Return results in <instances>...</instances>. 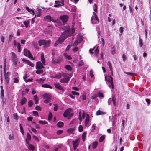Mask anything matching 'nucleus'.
<instances>
[{
    "label": "nucleus",
    "instance_id": "1",
    "mask_svg": "<svg viewBox=\"0 0 151 151\" xmlns=\"http://www.w3.org/2000/svg\"><path fill=\"white\" fill-rule=\"evenodd\" d=\"M66 30H65L61 36L55 42L54 46L56 47L58 45L61 44L64 41L66 37Z\"/></svg>",
    "mask_w": 151,
    "mask_h": 151
},
{
    "label": "nucleus",
    "instance_id": "2",
    "mask_svg": "<svg viewBox=\"0 0 151 151\" xmlns=\"http://www.w3.org/2000/svg\"><path fill=\"white\" fill-rule=\"evenodd\" d=\"M50 42V41L49 40H40L38 41L39 45L40 46L44 45L45 47H46L49 46Z\"/></svg>",
    "mask_w": 151,
    "mask_h": 151
},
{
    "label": "nucleus",
    "instance_id": "3",
    "mask_svg": "<svg viewBox=\"0 0 151 151\" xmlns=\"http://www.w3.org/2000/svg\"><path fill=\"white\" fill-rule=\"evenodd\" d=\"M75 32V30L73 26H71V28L69 26L67 27V37L73 35Z\"/></svg>",
    "mask_w": 151,
    "mask_h": 151
},
{
    "label": "nucleus",
    "instance_id": "4",
    "mask_svg": "<svg viewBox=\"0 0 151 151\" xmlns=\"http://www.w3.org/2000/svg\"><path fill=\"white\" fill-rule=\"evenodd\" d=\"M105 80L106 81V82H107L111 83V88L112 89L114 88V83L112 77L111 76L108 75L107 77L106 75L105 76Z\"/></svg>",
    "mask_w": 151,
    "mask_h": 151
},
{
    "label": "nucleus",
    "instance_id": "5",
    "mask_svg": "<svg viewBox=\"0 0 151 151\" xmlns=\"http://www.w3.org/2000/svg\"><path fill=\"white\" fill-rule=\"evenodd\" d=\"M24 55L25 56L29 57L32 60H34L35 58H33V56L30 52V51L27 49H24Z\"/></svg>",
    "mask_w": 151,
    "mask_h": 151
},
{
    "label": "nucleus",
    "instance_id": "6",
    "mask_svg": "<svg viewBox=\"0 0 151 151\" xmlns=\"http://www.w3.org/2000/svg\"><path fill=\"white\" fill-rule=\"evenodd\" d=\"M73 114V109L71 108L67 109V118L70 119L72 118Z\"/></svg>",
    "mask_w": 151,
    "mask_h": 151
},
{
    "label": "nucleus",
    "instance_id": "7",
    "mask_svg": "<svg viewBox=\"0 0 151 151\" xmlns=\"http://www.w3.org/2000/svg\"><path fill=\"white\" fill-rule=\"evenodd\" d=\"M91 22L93 24H96L99 23V20L98 17H94L92 16L91 20Z\"/></svg>",
    "mask_w": 151,
    "mask_h": 151
},
{
    "label": "nucleus",
    "instance_id": "8",
    "mask_svg": "<svg viewBox=\"0 0 151 151\" xmlns=\"http://www.w3.org/2000/svg\"><path fill=\"white\" fill-rule=\"evenodd\" d=\"M44 20L45 21H46L48 22H50L51 21L53 22H55V21L53 20L51 16L49 15H47L44 17Z\"/></svg>",
    "mask_w": 151,
    "mask_h": 151
},
{
    "label": "nucleus",
    "instance_id": "9",
    "mask_svg": "<svg viewBox=\"0 0 151 151\" xmlns=\"http://www.w3.org/2000/svg\"><path fill=\"white\" fill-rule=\"evenodd\" d=\"M10 76V73L8 72L6 73L5 70H4V78L5 81L6 82L7 84H8L9 82V77Z\"/></svg>",
    "mask_w": 151,
    "mask_h": 151
},
{
    "label": "nucleus",
    "instance_id": "10",
    "mask_svg": "<svg viewBox=\"0 0 151 151\" xmlns=\"http://www.w3.org/2000/svg\"><path fill=\"white\" fill-rule=\"evenodd\" d=\"M52 28L51 26L48 27L45 31V33L49 34L50 36L52 35Z\"/></svg>",
    "mask_w": 151,
    "mask_h": 151
},
{
    "label": "nucleus",
    "instance_id": "11",
    "mask_svg": "<svg viewBox=\"0 0 151 151\" xmlns=\"http://www.w3.org/2000/svg\"><path fill=\"white\" fill-rule=\"evenodd\" d=\"M44 65L40 61L37 62L36 65V69H41L44 68Z\"/></svg>",
    "mask_w": 151,
    "mask_h": 151
},
{
    "label": "nucleus",
    "instance_id": "12",
    "mask_svg": "<svg viewBox=\"0 0 151 151\" xmlns=\"http://www.w3.org/2000/svg\"><path fill=\"white\" fill-rule=\"evenodd\" d=\"M13 44L15 46H17L18 49V52H20L21 51V45L19 43L17 42L16 40H15L13 41Z\"/></svg>",
    "mask_w": 151,
    "mask_h": 151
},
{
    "label": "nucleus",
    "instance_id": "13",
    "mask_svg": "<svg viewBox=\"0 0 151 151\" xmlns=\"http://www.w3.org/2000/svg\"><path fill=\"white\" fill-rule=\"evenodd\" d=\"M62 58L61 57H59L57 60L55 59V58L53 57L52 60V63L53 64L59 63L62 60Z\"/></svg>",
    "mask_w": 151,
    "mask_h": 151
},
{
    "label": "nucleus",
    "instance_id": "14",
    "mask_svg": "<svg viewBox=\"0 0 151 151\" xmlns=\"http://www.w3.org/2000/svg\"><path fill=\"white\" fill-rule=\"evenodd\" d=\"M60 18L63 22V25H65L66 23V15H64L60 16Z\"/></svg>",
    "mask_w": 151,
    "mask_h": 151
},
{
    "label": "nucleus",
    "instance_id": "15",
    "mask_svg": "<svg viewBox=\"0 0 151 151\" xmlns=\"http://www.w3.org/2000/svg\"><path fill=\"white\" fill-rule=\"evenodd\" d=\"M42 97L44 99H46L49 100H51L52 99V96L49 94L45 93L42 96Z\"/></svg>",
    "mask_w": 151,
    "mask_h": 151
},
{
    "label": "nucleus",
    "instance_id": "16",
    "mask_svg": "<svg viewBox=\"0 0 151 151\" xmlns=\"http://www.w3.org/2000/svg\"><path fill=\"white\" fill-rule=\"evenodd\" d=\"M22 60L23 61L25 62L26 64L29 65L30 66L32 67L34 66V64H33L29 60H27L25 58L22 59Z\"/></svg>",
    "mask_w": 151,
    "mask_h": 151
},
{
    "label": "nucleus",
    "instance_id": "17",
    "mask_svg": "<svg viewBox=\"0 0 151 151\" xmlns=\"http://www.w3.org/2000/svg\"><path fill=\"white\" fill-rule=\"evenodd\" d=\"M82 38L81 37H78L77 40L73 44V46H77L78 44L80 43L82 40Z\"/></svg>",
    "mask_w": 151,
    "mask_h": 151
},
{
    "label": "nucleus",
    "instance_id": "18",
    "mask_svg": "<svg viewBox=\"0 0 151 151\" xmlns=\"http://www.w3.org/2000/svg\"><path fill=\"white\" fill-rule=\"evenodd\" d=\"M12 57V61H15V60H17L18 59L17 58V56L16 55L15 53L13 52H11Z\"/></svg>",
    "mask_w": 151,
    "mask_h": 151
},
{
    "label": "nucleus",
    "instance_id": "19",
    "mask_svg": "<svg viewBox=\"0 0 151 151\" xmlns=\"http://www.w3.org/2000/svg\"><path fill=\"white\" fill-rule=\"evenodd\" d=\"M89 116L88 114H86V119L85 121V125L86 126L89 123Z\"/></svg>",
    "mask_w": 151,
    "mask_h": 151
},
{
    "label": "nucleus",
    "instance_id": "20",
    "mask_svg": "<svg viewBox=\"0 0 151 151\" xmlns=\"http://www.w3.org/2000/svg\"><path fill=\"white\" fill-rule=\"evenodd\" d=\"M64 1L62 0L61 1H55V4L57 5H59V6H63L64 5Z\"/></svg>",
    "mask_w": 151,
    "mask_h": 151
},
{
    "label": "nucleus",
    "instance_id": "21",
    "mask_svg": "<svg viewBox=\"0 0 151 151\" xmlns=\"http://www.w3.org/2000/svg\"><path fill=\"white\" fill-rule=\"evenodd\" d=\"M115 100V98L114 97H112V100L111 98L109 99L108 100V104L109 105L110 104L109 102L111 101L112 100V101L113 102V105L114 106H115L116 105V103Z\"/></svg>",
    "mask_w": 151,
    "mask_h": 151
},
{
    "label": "nucleus",
    "instance_id": "22",
    "mask_svg": "<svg viewBox=\"0 0 151 151\" xmlns=\"http://www.w3.org/2000/svg\"><path fill=\"white\" fill-rule=\"evenodd\" d=\"M41 59L42 63L44 65H46L45 60L44 58V54L43 53H42L41 55Z\"/></svg>",
    "mask_w": 151,
    "mask_h": 151
},
{
    "label": "nucleus",
    "instance_id": "23",
    "mask_svg": "<svg viewBox=\"0 0 151 151\" xmlns=\"http://www.w3.org/2000/svg\"><path fill=\"white\" fill-rule=\"evenodd\" d=\"M79 140L78 139H77L75 141L73 142V146L75 147H77L78 146Z\"/></svg>",
    "mask_w": 151,
    "mask_h": 151
},
{
    "label": "nucleus",
    "instance_id": "24",
    "mask_svg": "<svg viewBox=\"0 0 151 151\" xmlns=\"http://www.w3.org/2000/svg\"><path fill=\"white\" fill-rule=\"evenodd\" d=\"M30 19L26 20L24 22V24L26 28L28 27V26L29 25L30 22Z\"/></svg>",
    "mask_w": 151,
    "mask_h": 151
},
{
    "label": "nucleus",
    "instance_id": "25",
    "mask_svg": "<svg viewBox=\"0 0 151 151\" xmlns=\"http://www.w3.org/2000/svg\"><path fill=\"white\" fill-rule=\"evenodd\" d=\"M27 101L26 98L25 97L22 98L20 101V104L21 105H22L26 103Z\"/></svg>",
    "mask_w": 151,
    "mask_h": 151
},
{
    "label": "nucleus",
    "instance_id": "26",
    "mask_svg": "<svg viewBox=\"0 0 151 151\" xmlns=\"http://www.w3.org/2000/svg\"><path fill=\"white\" fill-rule=\"evenodd\" d=\"M42 87L45 88H48L50 89L52 88V86L47 84H43L42 86Z\"/></svg>",
    "mask_w": 151,
    "mask_h": 151
},
{
    "label": "nucleus",
    "instance_id": "27",
    "mask_svg": "<svg viewBox=\"0 0 151 151\" xmlns=\"http://www.w3.org/2000/svg\"><path fill=\"white\" fill-rule=\"evenodd\" d=\"M54 85L56 88L61 90H62L63 89V88L61 87L59 84L58 83H56Z\"/></svg>",
    "mask_w": 151,
    "mask_h": 151
},
{
    "label": "nucleus",
    "instance_id": "28",
    "mask_svg": "<svg viewBox=\"0 0 151 151\" xmlns=\"http://www.w3.org/2000/svg\"><path fill=\"white\" fill-rule=\"evenodd\" d=\"M64 125V123L62 122H59L57 123V126L59 127H62Z\"/></svg>",
    "mask_w": 151,
    "mask_h": 151
},
{
    "label": "nucleus",
    "instance_id": "29",
    "mask_svg": "<svg viewBox=\"0 0 151 151\" xmlns=\"http://www.w3.org/2000/svg\"><path fill=\"white\" fill-rule=\"evenodd\" d=\"M33 99L35 101V104H38V103L39 101V99L38 98L37 95H35L34 96Z\"/></svg>",
    "mask_w": 151,
    "mask_h": 151
},
{
    "label": "nucleus",
    "instance_id": "30",
    "mask_svg": "<svg viewBox=\"0 0 151 151\" xmlns=\"http://www.w3.org/2000/svg\"><path fill=\"white\" fill-rule=\"evenodd\" d=\"M105 113L100 110H98L96 113L97 115H102L105 114Z\"/></svg>",
    "mask_w": 151,
    "mask_h": 151
},
{
    "label": "nucleus",
    "instance_id": "31",
    "mask_svg": "<svg viewBox=\"0 0 151 151\" xmlns=\"http://www.w3.org/2000/svg\"><path fill=\"white\" fill-rule=\"evenodd\" d=\"M31 136L29 133H27V137L25 140L30 141L31 140Z\"/></svg>",
    "mask_w": 151,
    "mask_h": 151
},
{
    "label": "nucleus",
    "instance_id": "32",
    "mask_svg": "<svg viewBox=\"0 0 151 151\" xmlns=\"http://www.w3.org/2000/svg\"><path fill=\"white\" fill-rule=\"evenodd\" d=\"M52 58L53 57L55 58V55L56 54V50L54 49H53L52 50Z\"/></svg>",
    "mask_w": 151,
    "mask_h": 151
},
{
    "label": "nucleus",
    "instance_id": "33",
    "mask_svg": "<svg viewBox=\"0 0 151 151\" xmlns=\"http://www.w3.org/2000/svg\"><path fill=\"white\" fill-rule=\"evenodd\" d=\"M13 37H14V35L13 34H10V35H9V40L8 41V43H9L11 42L12 40V38Z\"/></svg>",
    "mask_w": 151,
    "mask_h": 151
},
{
    "label": "nucleus",
    "instance_id": "34",
    "mask_svg": "<svg viewBox=\"0 0 151 151\" xmlns=\"http://www.w3.org/2000/svg\"><path fill=\"white\" fill-rule=\"evenodd\" d=\"M139 45L141 47L143 45V41L141 38L140 36L139 35Z\"/></svg>",
    "mask_w": 151,
    "mask_h": 151
},
{
    "label": "nucleus",
    "instance_id": "35",
    "mask_svg": "<svg viewBox=\"0 0 151 151\" xmlns=\"http://www.w3.org/2000/svg\"><path fill=\"white\" fill-rule=\"evenodd\" d=\"M19 127H20V132H21L22 134L23 135L24 134V131L23 130V127L21 124H20Z\"/></svg>",
    "mask_w": 151,
    "mask_h": 151
},
{
    "label": "nucleus",
    "instance_id": "36",
    "mask_svg": "<svg viewBox=\"0 0 151 151\" xmlns=\"http://www.w3.org/2000/svg\"><path fill=\"white\" fill-rule=\"evenodd\" d=\"M107 64L109 66V70H111V69H112V64L111 62L109 61L107 62Z\"/></svg>",
    "mask_w": 151,
    "mask_h": 151
},
{
    "label": "nucleus",
    "instance_id": "37",
    "mask_svg": "<svg viewBox=\"0 0 151 151\" xmlns=\"http://www.w3.org/2000/svg\"><path fill=\"white\" fill-rule=\"evenodd\" d=\"M45 80V79H43L42 78H40V79H37L36 80V81H37L39 83H42Z\"/></svg>",
    "mask_w": 151,
    "mask_h": 151
},
{
    "label": "nucleus",
    "instance_id": "38",
    "mask_svg": "<svg viewBox=\"0 0 151 151\" xmlns=\"http://www.w3.org/2000/svg\"><path fill=\"white\" fill-rule=\"evenodd\" d=\"M61 75L60 73H58L57 74H56L55 77L56 78L59 79L61 78Z\"/></svg>",
    "mask_w": 151,
    "mask_h": 151
},
{
    "label": "nucleus",
    "instance_id": "39",
    "mask_svg": "<svg viewBox=\"0 0 151 151\" xmlns=\"http://www.w3.org/2000/svg\"><path fill=\"white\" fill-rule=\"evenodd\" d=\"M98 145V143L97 142H93L92 145V147L93 149H95Z\"/></svg>",
    "mask_w": 151,
    "mask_h": 151
},
{
    "label": "nucleus",
    "instance_id": "40",
    "mask_svg": "<svg viewBox=\"0 0 151 151\" xmlns=\"http://www.w3.org/2000/svg\"><path fill=\"white\" fill-rule=\"evenodd\" d=\"M95 55L97 57H98V54L99 52V51L98 50V48H96L95 51Z\"/></svg>",
    "mask_w": 151,
    "mask_h": 151
},
{
    "label": "nucleus",
    "instance_id": "41",
    "mask_svg": "<svg viewBox=\"0 0 151 151\" xmlns=\"http://www.w3.org/2000/svg\"><path fill=\"white\" fill-rule=\"evenodd\" d=\"M39 124H42L43 125L45 124L48 123L46 121H43L42 120H40L39 122Z\"/></svg>",
    "mask_w": 151,
    "mask_h": 151
},
{
    "label": "nucleus",
    "instance_id": "42",
    "mask_svg": "<svg viewBox=\"0 0 151 151\" xmlns=\"http://www.w3.org/2000/svg\"><path fill=\"white\" fill-rule=\"evenodd\" d=\"M38 70H37L36 73L38 74H40L42 73L43 72V70H41V69H38Z\"/></svg>",
    "mask_w": 151,
    "mask_h": 151
},
{
    "label": "nucleus",
    "instance_id": "43",
    "mask_svg": "<svg viewBox=\"0 0 151 151\" xmlns=\"http://www.w3.org/2000/svg\"><path fill=\"white\" fill-rule=\"evenodd\" d=\"M72 74L71 73H69L67 74V82L69 80V78L71 77Z\"/></svg>",
    "mask_w": 151,
    "mask_h": 151
},
{
    "label": "nucleus",
    "instance_id": "44",
    "mask_svg": "<svg viewBox=\"0 0 151 151\" xmlns=\"http://www.w3.org/2000/svg\"><path fill=\"white\" fill-rule=\"evenodd\" d=\"M28 148L32 151H33L35 149L34 146L32 144H29Z\"/></svg>",
    "mask_w": 151,
    "mask_h": 151
},
{
    "label": "nucleus",
    "instance_id": "45",
    "mask_svg": "<svg viewBox=\"0 0 151 151\" xmlns=\"http://www.w3.org/2000/svg\"><path fill=\"white\" fill-rule=\"evenodd\" d=\"M60 81L61 83H64L66 82V78L65 77L63 78H62L60 80Z\"/></svg>",
    "mask_w": 151,
    "mask_h": 151
},
{
    "label": "nucleus",
    "instance_id": "46",
    "mask_svg": "<svg viewBox=\"0 0 151 151\" xmlns=\"http://www.w3.org/2000/svg\"><path fill=\"white\" fill-rule=\"evenodd\" d=\"M8 139L9 140H13L14 139V135L10 134L9 136Z\"/></svg>",
    "mask_w": 151,
    "mask_h": 151
},
{
    "label": "nucleus",
    "instance_id": "47",
    "mask_svg": "<svg viewBox=\"0 0 151 151\" xmlns=\"http://www.w3.org/2000/svg\"><path fill=\"white\" fill-rule=\"evenodd\" d=\"M124 73L130 76H135L136 75V74L135 73L130 72H124Z\"/></svg>",
    "mask_w": 151,
    "mask_h": 151
},
{
    "label": "nucleus",
    "instance_id": "48",
    "mask_svg": "<svg viewBox=\"0 0 151 151\" xmlns=\"http://www.w3.org/2000/svg\"><path fill=\"white\" fill-rule=\"evenodd\" d=\"M97 94V96H98L99 97L102 98L104 97L103 94L101 92H98Z\"/></svg>",
    "mask_w": 151,
    "mask_h": 151
},
{
    "label": "nucleus",
    "instance_id": "49",
    "mask_svg": "<svg viewBox=\"0 0 151 151\" xmlns=\"http://www.w3.org/2000/svg\"><path fill=\"white\" fill-rule=\"evenodd\" d=\"M14 116V119L16 120L18 119L19 118L18 116L17 115V113H15L13 114Z\"/></svg>",
    "mask_w": 151,
    "mask_h": 151
},
{
    "label": "nucleus",
    "instance_id": "50",
    "mask_svg": "<svg viewBox=\"0 0 151 151\" xmlns=\"http://www.w3.org/2000/svg\"><path fill=\"white\" fill-rule=\"evenodd\" d=\"M52 118V114L51 112H50L49 114L48 119L49 120H51Z\"/></svg>",
    "mask_w": 151,
    "mask_h": 151
},
{
    "label": "nucleus",
    "instance_id": "51",
    "mask_svg": "<svg viewBox=\"0 0 151 151\" xmlns=\"http://www.w3.org/2000/svg\"><path fill=\"white\" fill-rule=\"evenodd\" d=\"M74 130V128H70L68 130V132L69 133H73Z\"/></svg>",
    "mask_w": 151,
    "mask_h": 151
},
{
    "label": "nucleus",
    "instance_id": "52",
    "mask_svg": "<svg viewBox=\"0 0 151 151\" xmlns=\"http://www.w3.org/2000/svg\"><path fill=\"white\" fill-rule=\"evenodd\" d=\"M105 139V136L104 135H103L101 136L99 139V142H101L103 141Z\"/></svg>",
    "mask_w": 151,
    "mask_h": 151
},
{
    "label": "nucleus",
    "instance_id": "53",
    "mask_svg": "<svg viewBox=\"0 0 151 151\" xmlns=\"http://www.w3.org/2000/svg\"><path fill=\"white\" fill-rule=\"evenodd\" d=\"M81 97L82 99L84 100H86V94L85 93H83L81 96Z\"/></svg>",
    "mask_w": 151,
    "mask_h": 151
},
{
    "label": "nucleus",
    "instance_id": "54",
    "mask_svg": "<svg viewBox=\"0 0 151 151\" xmlns=\"http://www.w3.org/2000/svg\"><path fill=\"white\" fill-rule=\"evenodd\" d=\"M86 132H84L82 134V138L83 141H84L85 140L86 137Z\"/></svg>",
    "mask_w": 151,
    "mask_h": 151
},
{
    "label": "nucleus",
    "instance_id": "55",
    "mask_svg": "<svg viewBox=\"0 0 151 151\" xmlns=\"http://www.w3.org/2000/svg\"><path fill=\"white\" fill-rule=\"evenodd\" d=\"M33 104V103L31 100H30L28 102V106L31 107Z\"/></svg>",
    "mask_w": 151,
    "mask_h": 151
},
{
    "label": "nucleus",
    "instance_id": "56",
    "mask_svg": "<svg viewBox=\"0 0 151 151\" xmlns=\"http://www.w3.org/2000/svg\"><path fill=\"white\" fill-rule=\"evenodd\" d=\"M72 93L74 95H76L77 96H79V93L74 91H72Z\"/></svg>",
    "mask_w": 151,
    "mask_h": 151
},
{
    "label": "nucleus",
    "instance_id": "57",
    "mask_svg": "<svg viewBox=\"0 0 151 151\" xmlns=\"http://www.w3.org/2000/svg\"><path fill=\"white\" fill-rule=\"evenodd\" d=\"M97 5L95 4L93 6V10L95 12H96L97 11Z\"/></svg>",
    "mask_w": 151,
    "mask_h": 151
},
{
    "label": "nucleus",
    "instance_id": "58",
    "mask_svg": "<svg viewBox=\"0 0 151 151\" xmlns=\"http://www.w3.org/2000/svg\"><path fill=\"white\" fill-rule=\"evenodd\" d=\"M33 113L34 116H39V115H38V112L37 111H33Z\"/></svg>",
    "mask_w": 151,
    "mask_h": 151
},
{
    "label": "nucleus",
    "instance_id": "59",
    "mask_svg": "<svg viewBox=\"0 0 151 151\" xmlns=\"http://www.w3.org/2000/svg\"><path fill=\"white\" fill-rule=\"evenodd\" d=\"M1 97L2 98L3 97L4 95V90H1Z\"/></svg>",
    "mask_w": 151,
    "mask_h": 151
},
{
    "label": "nucleus",
    "instance_id": "60",
    "mask_svg": "<svg viewBox=\"0 0 151 151\" xmlns=\"http://www.w3.org/2000/svg\"><path fill=\"white\" fill-rule=\"evenodd\" d=\"M78 130L80 132H81L83 130V127L81 125L79 126L78 127Z\"/></svg>",
    "mask_w": 151,
    "mask_h": 151
},
{
    "label": "nucleus",
    "instance_id": "61",
    "mask_svg": "<svg viewBox=\"0 0 151 151\" xmlns=\"http://www.w3.org/2000/svg\"><path fill=\"white\" fill-rule=\"evenodd\" d=\"M19 80L17 78H14L13 80V82L14 83H17L19 82Z\"/></svg>",
    "mask_w": 151,
    "mask_h": 151
},
{
    "label": "nucleus",
    "instance_id": "62",
    "mask_svg": "<svg viewBox=\"0 0 151 151\" xmlns=\"http://www.w3.org/2000/svg\"><path fill=\"white\" fill-rule=\"evenodd\" d=\"M54 105L55 106L54 108V111H57L58 109V106L57 104H54Z\"/></svg>",
    "mask_w": 151,
    "mask_h": 151
},
{
    "label": "nucleus",
    "instance_id": "63",
    "mask_svg": "<svg viewBox=\"0 0 151 151\" xmlns=\"http://www.w3.org/2000/svg\"><path fill=\"white\" fill-rule=\"evenodd\" d=\"M72 69L71 67L69 65H67V70H71Z\"/></svg>",
    "mask_w": 151,
    "mask_h": 151
},
{
    "label": "nucleus",
    "instance_id": "64",
    "mask_svg": "<svg viewBox=\"0 0 151 151\" xmlns=\"http://www.w3.org/2000/svg\"><path fill=\"white\" fill-rule=\"evenodd\" d=\"M35 109H36L40 111L41 110V107L37 105L35 107Z\"/></svg>",
    "mask_w": 151,
    "mask_h": 151
}]
</instances>
